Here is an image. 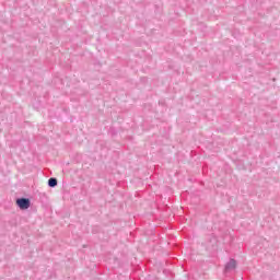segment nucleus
<instances>
[{
  "label": "nucleus",
  "mask_w": 280,
  "mask_h": 280,
  "mask_svg": "<svg viewBox=\"0 0 280 280\" xmlns=\"http://www.w3.org/2000/svg\"><path fill=\"white\" fill-rule=\"evenodd\" d=\"M58 185V179L51 177L48 179V187H56Z\"/></svg>",
  "instance_id": "7ed1b4c3"
},
{
  "label": "nucleus",
  "mask_w": 280,
  "mask_h": 280,
  "mask_svg": "<svg viewBox=\"0 0 280 280\" xmlns=\"http://www.w3.org/2000/svg\"><path fill=\"white\" fill-rule=\"evenodd\" d=\"M16 205L20 209H22L23 211H25V209H27L30 207V199L27 198H20L16 200Z\"/></svg>",
  "instance_id": "f257e3e1"
},
{
  "label": "nucleus",
  "mask_w": 280,
  "mask_h": 280,
  "mask_svg": "<svg viewBox=\"0 0 280 280\" xmlns=\"http://www.w3.org/2000/svg\"><path fill=\"white\" fill-rule=\"evenodd\" d=\"M237 267V262L235 259H231L226 265H225V272H231V270H235Z\"/></svg>",
  "instance_id": "f03ea898"
}]
</instances>
